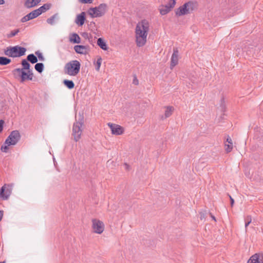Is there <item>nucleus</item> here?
<instances>
[{
    "label": "nucleus",
    "mask_w": 263,
    "mask_h": 263,
    "mask_svg": "<svg viewBox=\"0 0 263 263\" xmlns=\"http://www.w3.org/2000/svg\"><path fill=\"white\" fill-rule=\"evenodd\" d=\"M149 26V23L146 20H142L137 24L135 37L137 46L142 47L146 44Z\"/></svg>",
    "instance_id": "f257e3e1"
},
{
    "label": "nucleus",
    "mask_w": 263,
    "mask_h": 263,
    "mask_svg": "<svg viewBox=\"0 0 263 263\" xmlns=\"http://www.w3.org/2000/svg\"><path fill=\"white\" fill-rule=\"evenodd\" d=\"M198 4L196 2L189 1L180 6L176 11V15L182 16L191 13L197 9Z\"/></svg>",
    "instance_id": "f03ea898"
},
{
    "label": "nucleus",
    "mask_w": 263,
    "mask_h": 263,
    "mask_svg": "<svg viewBox=\"0 0 263 263\" xmlns=\"http://www.w3.org/2000/svg\"><path fill=\"white\" fill-rule=\"evenodd\" d=\"M80 63L77 60H72L66 63L64 68L65 73L70 76H76L80 72Z\"/></svg>",
    "instance_id": "7ed1b4c3"
},
{
    "label": "nucleus",
    "mask_w": 263,
    "mask_h": 263,
    "mask_svg": "<svg viewBox=\"0 0 263 263\" xmlns=\"http://www.w3.org/2000/svg\"><path fill=\"white\" fill-rule=\"evenodd\" d=\"M84 123L83 117L80 116L78 121L73 123L72 135L75 141H78L81 137L82 134V126Z\"/></svg>",
    "instance_id": "20e7f679"
},
{
    "label": "nucleus",
    "mask_w": 263,
    "mask_h": 263,
    "mask_svg": "<svg viewBox=\"0 0 263 263\" xmlns=\"http://www.w3.org/2000/svg\"><path fill=\"white\" fill-rule=\"evenodd\" d=\"M26 49L19 46L10 47L5 51V54L11 57H20L25 54Z\"/></svg>",
    "instance_id": "39448f33"
},
{
    "label": "nucleus",
    "mask_w": 263,
    "mask_h": 263,
    "mask_svg": "<svg viewBox=\"0 0 263 263\" xmlns=\"http://www.w3.org/2000/svg\"><path fill=\"white\" fill-rule=\"evenodd\" d=\"M107 5L101 4L98 7L90 8L88 10V13L91 17H98L103 16L106 12Z\"/></svg>",
    "instance_id": "423d86ee"
},
{
    "label": "nucleus",
    "mask_w": 263,
    "mask_h": 263,
    "mask_svg": "<svg viewBox=\"0 0 263 263\" xmlns=\"http://www.w3.org/2000/svg\"><path fill=\"white\" fill-rule=\"evenodd\" d=\"M21 135L18 130L12 131L5 140V144L15 145L21 139Z\"/></svg>",
    "instance_id": "0eeeda50"
},
{
    "label": "nucleus",
    "mask_w": 263,
    "mask_h": 263,
    "mask_svg": "<svg viewBox=\"0 0 263 263\" xmlns=\"http://www.w3.org/2000/svg\"><path fill=\"white\" fill-rule=\"evenodd\" d=\"M14 72H16L21 77V82H24L26 80H32L33 77V73L32 70H29L27 72L23 69L16 68L14 70Z\"/></svg>",
    "instance_id": "6e6552de"
},
{
    "label": "nucleus",
    "mask_w": 263,
    "mask_h": 263,
    "mask_svg": "<svg viewBox=\"0 0 263 263\" xmlns=\"http://www.w3.org/2000/svg\"><path fill=\"white\" fill-rule=\"evenodd\" d=\"M92 228L94 233L101 234L104 230V224L100 220L93 219L92 220Z\"/></svg>",
    "instance_id": "1a4fd4ad"
},
{
    "label": "nucleus",
    "mask_w": 263,
    "mask_h": 263,
    "mask_svg": "<svg viewBox=\"0 0 263 263\" xmlns=\"http://www.w3.org/2000/svg\"><path fill=\"white\" fill-rule=\"evenodd\" d=\"M176 4L175 0H171L170 2L165 5L160 6L159 10L161 15H165L168 13L171 9L175 6Z\"/></svg>",
    "instance_id": "9d476101"
},
{
    "label": "nucleus",
    "mask_w": 263,
    "mask_h": 263,
    "mask_svg": "<svg viewBox=\"0 0 263 263\" xmlns=\"http://www.w3.org/2000/svg\"><path fill=\"white\" fill-rule=\"evenodd\" d=\"M107 125L111 129V133L115 135H121L124 132V128L119 125L108 123Z\"/></svg>",
    "instance_id": "9b49d317"
},
{
    "label": "nucleus",
    "mask_w": 263,
    "mask_h": 263,
    "mask_svg": "<svg viewBox=\"0 0 263 263\" xmlns=\"http://www.w3.org/2000/svg\"><path fill=\"white\" fill-rule=\"evenodd\" d=\"M248 263H263V254L256 253L248 260Z\"/></svg>",
    "instance_id": "f8f14e48"
},
{
    "label": "nucleus",
    "mask_w": 263,
    "mask_h": 263,
    "mask_svg": "<svg viewBox=\"0 0 263 263\" xmlns=\"http://www.w3.org/2000/svg\"><path fill=\"white\" fill-rule=\"evenodd\" d=\"M178 62V50L177 48H174L173 53L171 57V65L170 67L173 69L176 65H177Z\"/></svg>",
    "instance_id": "ddd939ff"
},
{
    "label": "nucleus",
    "mask_w": 263,
    "mask_h": 263,
    "mask_svg": "<svg viewBox=\"0 0 263 263\" xmlns=\"http://www.w3.org/2000/svg\"><path fill=\"white\" fill-rule=\"evenodd\" d=\"M75 51L79 54H86L87 53V47L83 45H76L74 47Z\"/></svg>",
    "instance_id": "4468645a"
},
{
    "label": "nucleus",
    "mask_w": 263,
    "mask_h": 263,
    "mask_svg": "<svg viewBox=\"0 0 263 263\" xmlns=\"http://www.w3.org/2000/svg\"><path fill=\"white\" fill-rule=\"evenodd\" d=\"M10 194L9 189H6V185L3 186L0 190V196L4 199H7Z\"/></svg>",
    "instance_id": "2eb2a0df"
},
{
    "label": "nucleus",
    "mask_w": 263,
    "mask_h": 263,
    "mask_svg": "<svg viewBox=\"0 0 263 263\" xmlns=\"http://www.w3.org/2000/svg\"><path fill=\"white\" fill-rule=\"evenodd\" d=\"M85 12H83L77 15L75 23L79 26H82L85 22Z\"/></svg>",
    "instance_id": "dca6fc26"
},
{
    "label": "nucleus",
    "mask_w": 263,
    "mask_h": 263,
    "mask_svg": "<svg viewBox=\"0 0 263 263\" xmlns=\"http://www.w3.org/2000/svg\"><path fill=\"white\" fill-rule=\"evenodd\" d=\"M41 0H26L25 5L27 8H31L37 5Z\"/></svg>",
    "instance_id": "f3484780"
},
{
    "label": "nucleus",
    "mask_w": 263,
    "mask_h": 263,
    "mask_svg": "<svg viewBox=\"0 0 263 263\" xmlns=\"http://www.w3.org/2000/svg\"><path fill=\"white\" fill-rule=\"evenodd\" d=\"M69 41L73 43H80L81 42V38L77 33H73L69 37Z\"/></svg>",
    "instance_id": "a211bd4d"
},
{
    "label": "nucleus",
    "mask_w": 263,
    "mask_h": 263,
    "mask_svg": "<svg viewBox=\"0 0 263 263\" xmlns=\"http://www.w3.org/2000/svg\"><path fill=\"white\" fill-rule=\"evenodd\" d=\"M51 5L50 4H45L42 6L40 7L39 9H37V11L39 12V14H41L42 13L46 12L51 8Z\"/></svg>",
    "instance_id": "6ab92c4d"
},
{
    "label": "nucleus",
    "mask_w": 263,
    "mask_h": 263,
    "mask_svg": "<svg viewBox=\"0 0 263 263\" xmlns=\"http://www.w3.org/2000/svg\"><path fill=\"white\" fill-rule=\"evenodd\" d=\"M59 18L58 13H55L50 17L47 18V23L51 25H53L55 23V21L58 20Z\"/></svg>",
    "instance_id": "aec40b11"
},
{
    "label": "nucleus",
    "mask_w": 263,
    "mask_h": 263,
    "mask_svg": "<svg viewBox=\"0 0 263 263\" xmlns=\"http://www.w3.org/2000/svg\"><path fill=\"white\" fill-rule=\"evenodd\" d=\"M98 45L103 50H107L108 49L107 44L102 38H99L97 41Z\"/></svg>",
    "instance_id": "412c9836"
},
{
    "label": "nucleus",
    "mask_w": 263,
    "mask_h": 263,
    "mask_svg": "<svg viewBox=\"0 0 263 263\" xmlns=\"http://www.w3.org/2000/svg\"><path fill=\"white\" fill-rule=\"evenodd\" d=\"M174 110V108L172 106H167L165 110L164 118H167L170 117Z\"/></svg>",
    "instance_id": "4be33fe9"
},
{
    "label": "nucleus",
    "mask_w": 263,
    "mask_h": 263,
    "mask_svg": "<svg viewBox=\"0 0 263 263\" xmlns=\"http://www.w3.org/2000/svg\"><path fill=\"white\" fill-rule=\"evenodd\" d=\"M22 65L23 66L22 68H20V69H23V70H27V71L31 70L30 69V64L27 61V60L24 59L22 61Z\"/></svg>",
    "instance_id": "5701e85b"
},
{
    "label": "nucleus",
    "mask_w": 263,
    "mask_h": 263,
    "mask_svg": "<svg viewBox=\"0 0 263 263\" xmlns=\"http://www.w3.org/2000/svg\"><path fill=\"white\" fill-rule=\"evenodd\" d=\"M63 83L69 89H72L74 87L73 82L71 80H64L63 81Z\"/></svg>",
    "instance_id": "b1692460"
},
{
    "label": "nucleus",
    "mask_w": 263,
    "mask_h": 263,
    "mask_svg": "<svg viewBox=\"0 0 263 263\" xmlns=\"http://www.w3.org/2000/svg\"><path fill=\"white\" fill-rule=\"evenodd\" d=\"M11 62V60L6 57H0V65H7Z\"/></svg>",
    "instance_id": "393cba45"
},
{
    "label": "nucleus",
    "mask_w": 263,
    "mask_h": 263,
    "mask_svg": "<svg viewBox=\"0 0 263 263\" xmlns=\"http://www.w3.org/2000/svg\"><path fill=\"white\" fill-rule=\"evenodd\" d=\"M27 59L32 64H34L37 62L36 57H35L33 54H29L27 57Z\"/></svg>",
    "instance_id": "a878e982"
},
{
    "label": "nucleus",
    "mask_w": 263,
    "mask_h": 263,
    "mask_svg": "<svg viewBox=\"0 0 263 263\" xmlns=\"http://www.w3.org/2000/svg\"><path fill=\"white\" fill-rule=\"evenodd\" d=\"M28 15L30 20L36 18V17L40 15L39 12L37 11V9L34 10L33 11L31 12L30 13L28 14Z\"/></svg>",
    "instance_id": "bb28decb"
},
{
    "label": "nucleus",
    "mask_w": 263,
    "mask_h": 263,
    "mask_svg": "<svg viewBox=\"0 0 263 263\" xmlns=\"http://www.w3.org/2000/svg\"><path fill=\"white\" fill-rule=\"evenodd\" d=\"M35 69L40 73H41L44 68V65L42 63H36L34 66Z\"/></svg>",
    "instance_id": "cd10ccee"
},
{
    "label": "nucleus",
    "mask_w": 263,
    "mask_h": 263,
    "mask_svg": "<svg viewBox=\"0 0 263 263\" xmlns=\"http://www.w3.org/2000/svg\"><path fill=\"white\" fill-rule=\"evenodd\" d=\"M20 31L18 29L14 30L11 31V32L7 35L8 38H11L16 35Z\"/></svg>",
    "instance_id": "c85d7f7f"
},
{
    "label": "nucleus",
    "mask_w": 263,
    "mask_h": 263,
    "mask_svg": "<svg viewBox=\"0 0 263 263\" xmlns=\"http://www.w3.org/2000/svg\"><path fill=\"white\" fill-rule=\"evenodd\" d=\"M102 59L101 57H99L97 59V61L96 63V69L97 71H99L102 63Z\"/></svg>",
    "instance_id": "c756f323"
},
{
    "label": "nucleus",
    "mask_w": 263,
    "mask_h": 263,
    "mask_svg": "<svg viewBox=\"0 0 263 263\" xmlns=\"http://www.w3.org/2000/svg\"><path fill=\"white\" fill-rule=\"evenodd\" d=\"M233 148V143L225 144V150L227 153H230Z\"/></svg>",
    "instance_id": "7c9ffc66"
},
{
    "label": "nucleus",
    "mask_w": 263,
    "mask_h": 263,
    "mask_svg": "<svg viewBox=\"0 0 263 263\" xmlns=\"http://www.w3.org/2000/svg\"><path fill=\"white\" fill-rule=\"evenodd\" d=\"M245 222H245V228H246V230H247V227L249 225V224L252 221L251 217L250 216H247L245 218Z\"/></svg>",
    "instance_id": "2f4dec72"
},
{
    "label": "nucleus",
    "mask_w": 263,
    "mask_h": 263,
    "mask_svg": "<svg viewBox=\"0 0 263 263\" xmlns=\"http://www.w3.org/2000/svg\"><path fill=\"white\" fill-rule=\"evenodd\" d=\"M36 55L37 56L39 59L41 61H44L45 60V58L43 57L42 53L40 52V51H36L35 52Z\"/></svg>",
    "instance_id": "473e14b6"
},
{
    "label": "nucleus",
    "mask_w": 263,
    "mask_h": 263,
    "mask_svg": "<svg viewBox=\"0 0 263 263\" xmlns=\"http://www.w3.org/2000/svg\"><path fill=\"white\" fill-rule=\"evenodd\" d=\"M10 145L8 144H5V145H2L1 147V151L3 152L7 153L8 149V147Z\"/></svg>",
    "instance_id": "72a5a7b5"
},
{
    "label": "nucleus",
    "mask_w": 263,
    "mask_h": 263,
    "mask_svg": "<svg viewBox=\"0 0 263 263\" xmlns=\"http://www.w3.org/2000/svg\"><path fill=\"white\" fill-rule=\"evenodd\" d=\"M30 20L28 15H26V16H24L22 20H21V21L23 23L24 22H27L28 21Z\"/></svg>",
    "instance_id": "f704fd0d"
},
{
    "label": "nucleus",
    "mask_w": 263,
    "mask_h": 263,
    "mask_svg": "<svg viewBox=\"0 0 263 263\" xmlns=\"http://www.w3.org/2000/svg\"><path fill=\"white\" fill-rule=\"evenodd\" d=\"M30 20L28 15H26V16H24L22 20H21V21L23 23L24 22H27L28 21Z\"/></svg>",
    "instance_id": "c9c22d12"
},
{
    "label": "nucleus",
    "mask_w": 263,
    "mask_h": 263,
    "mask_svg": "<svg viewBox=\"0 0 263 263\" xmlns=\"http://www.w3.org/2000/svg\"><path fill=\"white\" fill-rule=\"evenodd\" d=\"M80 2L83 4H91L92 3V0H79Z\"/></svg>",
    "instance_id": "e433bc0d"
},
{
    "label": "nucleus",
    "mask_w": 263,
    "mask_h": 263,
    "mask_svg": "<svg viewBox=\"0 0 263 263\" xmlns=\"http://www.w3.org/2000/svg\"><path fill=\"white\" fill-rule=\"evenodd\" d=\"M4 121L2 120H0V133L2 132L3 129V125H4Z\"/></svg>",
    "instance_id": "4c0bfd02"
},
{
    "label": "nucleus",
    "mask_w": 263,
    "mask_h": 263,
    "mask_svg": "<svg viewBox=\"0 0 263 263\" xmlns=\"http://www.w3.org/2000/svg\"><path fill=\"white\" fill-rule=\"evenodd\" d=\"M139 83L138 79L136 78V77H135L134 79L133 80V84L137 85Z\"/></svg>",
    "instance_id": "58836bf2"
},
{
    "label": "nucleus",
    "mask_w": 263,
    "mask_h": 263,
    "mask_svg": "<svg viewBox=\"0 0 263 263\" xmlns=\"http://www.w3.org/2000/svg\"><path fill=\"white\" fill-rule=\"evenodd\" d=\"M227 142L228 143H229V144L233 143H232V140L231 138L229 136H228L227 139Z\"/></svg>",
    "instance_id": "ea45409f"
},
{
    "label": "nucleus",
    "mask_w": 263,
    "mask_h": 263,
    "mask_svg": "<svg viewBox=\"0 0 263 263\" xmlns=\"http://www.w3.org/2000/svg\"><path fill=\"white\" fill-rule=\"evenodd\" d=\"M229 197H230V201H231V206H233V205L234 203V200L230 195H229Z\"/></svg>",
    "instance_id": "a19ab883"
},
{
    "label": "nucleus",
    "mask_w": 263,
    "mask_h": 263,
    "mask_svg": "<svg viewBox=\"0 0 263 263\" xmlns=\"http://www.w3.org/2000/svg\"><path fill=\"white\" fill-rule=\"evenodd\" d=\"M3 215V212L2 211H0V221L1 220L2 217Z\"/></svg>",
    "instance_id": "79ce46f5"
},
{
    "label": "nucleus",
    "mask_w": 263,
    "mask_h": 263,
    "mask_svg": "<svg viewBox=\"0 0 263 263\" xmlns=\"http://www.w3.org/2000/svg\"><path fill=\"white\" fill-rule=\"evenodd\" d=\"M5 4V1L4 0H0V5H3Z\"/></svg>",
    "instance_id": "37998d69"
},
{
    "label": "nucleus",
    "mask_w": 263,
    "mask_h": 263,
    "mask_svg": "<svg viewBox=\"0 0 263 263\" xmlns=\"http://www.w3.org/2000/svg\"><path fill=\"white\" fill-rule=\"evenodd\" d=\"M211 217L215 221H216V218L215 217V216H213L212 215H211Z\"/></svg>",
    "instance_id": "c03bdc74"
},
{
    "label": "nucleus",
    "mask_w": 263,
    "mask_h": 263,
    "mask_svg": "<svg viewBox=\"0 0 263 263\" xmlns=\"http://www.w3.org/2000/svg\"><path fill=\"white\" fill-rule=\"evenodd\" d=\"M0 263H5L4 261L3 262H1Z\"/></svg>",
    "instance_id": "a18cd8bd"
}]
</instances>
